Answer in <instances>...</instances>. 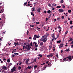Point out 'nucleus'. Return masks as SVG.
<instances>
[{
    "instance_id": "43",
    "label": "nucleus",
    "mask_w": 73,
    "mask_h": 73,
    "mask_svg": "<svg viewBox=\"0 0 73 73\" xmlns=\"http://www.w3.org/2000/svg\"><path fill=\"white\" fill-rule=\"evenodd\" d=\"M23 64V62H21L19 64V65H21V64Z\"/></svg>"
},
{
    "instance_id": "19",
    "label": "nucleus",
    "mask_w": 73,
    "mask_h": 73,
    "mask_svg": "<svg viewBox=\"0 0 73 73\" xmlns=\"http://www.w3.org/2000/svg\"><path fill=\"white\" fill-rule=\"evenodd\" d=\"M13 69L14 70L16 71V67L14 66L13 68Z\"/></svg>"
},
{
    "instance_id": "18",
    "label": "nucleus",
    "mask_w": 73,
    "mask_h": 73,
    "mask_svg": "<svg viewBox=\"0 0 73 73\" xmlns=\"http://www.w3.org/2000/svg\"><path fill=\"white\" fill-rule=\"evenodd\" d=\"M61 42V40H59V41H57L56 42L57 43V44H59V43H60Z\"/></svg>"
},
{
    "instance_id": "9",
    "label": "nucleus",
    "mask_w": 73,
    "mask_h": 73,
    "mask_svg": "<svg viewBox=\"0 0 73 73\" xmlns=\"http://www.w3.org/2000/svg\"><path fill=\"white\" fill-rule=\"evenodd\" d=\"M52 37L53 38H55V35H54V34H52Z\"/></svg>"
},
{
    "instance_id": "34",
    "label": "nucleus",
    "mask_w": 73,
    "mask_h": 73,
    "mask_svg": "<svg viewBox=\"0 0 73 73\" xmlns=\"http://www.w3.org/2000/svg\"><path fill=\"white\" fill-rule=\"evenodd\" d=\"M27 3L26 2V3H24V5L25 6L26 5H27Z\"/></svg>"
},
{
    "instance_id": "58",
    "label": "nucleus",
    "mask_w": 73,
    "mask_h": 73,
    "mask_svg": "<svg viewBox=\"0 0 73 73\" xmlns=\"http://www.w3.org/2000/svg\"><path fill=\"white\" fill-rule=\"evenodd\" d=\"M48 19L47 18H46V21H47V20H48Z\"/></svg>"
},
{
    "instance_id": "25",
    "label": "nucleus",
    "mask_w": 73,
    "mask_h": 73,
    "mask_svg": "<svg viewBox=\"0 0 73 73\" xmlns=\"http://www.w3.org/2000/svg\"><path fill=\"white\" fill-rule=\"evenodd\" d=\"M60 7H61V6H57V7H56V8H60Z\"/></svg>"
},
{
    "instance_id": "28",
    "label": "nucleus",
    "mask_w": 73,
    "mask_h": 73,
    "mask_svg": "<svg viewBox=\"0 0 73 73\" xmlns=\"http://www.w3.org/2000/svg\"><path fill=\"white\" fill-rule=\"evenodd\" d=\"M68 12L69 13H71L72 12V11L70 10H69L68 11Z\"/></svg>"
},
{
    "instance_id": "62",
    "label": "nucleus",
    "mask_w": 73,
    "mask_h": 73,
    "mask_svg": "<svg viewBox=\"0 0 73 73\" xmlns=\"http://www.w3.org/2000/svg\"><path fill=\"white\" fill-rule=\"evenodd\" d=\"M3 12H4V11H0V13H3Z\"/></svg>"
},
{
    "instance_id": "52",
    "label": "nucleus",
    "mask_w": 73,
    "mask_h": 73,
    "mask_svg": "<svg viewBox=\"0 0 73 73\" xmlns=\"http://www.w3.org/2000/svg\"><path fill=\"white\" fill-rule=\"evenodd\" d=\"M35 8H33V10H32V12H33V11H35Z\"/></svg>"
},
{
    "instance_id": "42",
    "label": "nucleus",
    "mask_w": 73,
    "mask_h": 73,
    "mask_svg": "<svg viewBox=\"0 0 73 73\" xmlns=\"http://www.w3.org/2000/svg\"><path fill=\"white\" fill-rule=\"evenodd\" d=\"M30 27H31L32 28H33V27H34V25H30Z\"/></svg>"
},
{
    "instance_id": "60",
    "label": "nucleus",
    "mask_w": 73,
    "mask_h": 73,
    "mask_svg": "<svg viewBox=\"0 0 73 73\" xmlns=\"http://www.w3.org/2000/svg\"><path fill=\"white\" fill-rule=\"evenodd\" d=\"M54 21H54V22L56 21V19H54Z\"/></svg>"
},
{
    "instance_id": "21",
    "label": "nucleus",
    "mask_w": 73,
    "mask_h": 73,
    "mask_svg": "<svg viewBox=\"0 0 73 73\" xmlns=\"http://www.w3.org/2000/svg\"><path fill=\"white\" fill-rule=\"evenodd\" d=\"M31 67H32V66H28L27 68L28 69H31Z\"/></svg>"
},
{
    "instance_id": "6",
    "label": "nucleus",
    "mask_w": 73,
    "mask_h": 73,
    "mask_svg": "<svg viewBox=\"0 0 73 73\" xmlns=\"http://www.w3.org/2000/svg\"><path fill=\"white\" fill-rule=\"evenodd\" d=\"M58 11L59 12H64V10L61 9H60L58 10Z\"/></svg>"
},
{
    "instance_id": "31",
    "label": "nucleus",
    "mask_w": 73,
    "mask_h": 73,
    "mask_svg": "<svg viewBox=\"0 0 73 73\" xmlns=\"http://www.w3.org/2000/svg\"><path fill=\"white\" fill-rule=\"evenodd\" d=\"M7 62H10V59H7Z\"/></svg>"
},
{
    "instance_id": "61",
    "label": "nucleus",
    "mask_w": 73,
    "mask_h": 73,
    "mask_svg": "<svg viewBox=\"0 0 73 73\" xmlns=\"http://www.w3.org/2000/svg\"><path fill=\"white\" fill-rule=\"evenodd\" d=\"M46 36H48V35H49V34L48 33L47 34H46Z\"/></svg>"
},
{
    "instance_id": "26",
    "label": "nucleus",
    "mask_w": 73,
    "mask_h": 73,
    "mask_svg": "<svg viewBox=\"0 0 73 73\" xmlns=\"http://www.w3.org/2000/svg\"><path fill=\"white\" fill-rule=\"evenodd\" d=\"M73 22V21H70V24H72L73 23H72V22Z\"/></svg>"
},
{
    "instance_id": "23",
    "label": "nucleus",
    "mask_w": 73,
    "mask_h": 73,
    "mask_svg": "<svg viewBox=\"0 0 73 73\" xmlns=\"http://www.w3.org/2000/svg\"><path fill=\"white\" fill-rule=\"evenodd\" d=\"M50 12H51V11L50 10H49L48 11H47V13L49 14L50 13Z\"/></svg>"
},
{
    "instance_id": "47",
    "label": "nucleus",
    "mask_w": 73,
    "mask_h": 73,
    "mask_svg": "<svg viewBox=\"0 0 73 73\" xmlns=\"http://www.w3.org/2000/svg\"><path fill=\"white\" fill-rule=\"evenodd\" d=\"M1 24H3V22L1 21L0 23V25H1Z\"/></svg>"
},
{
    "instance_id": "20",
    "label": "nucleus",
    "mask_w": 73,
    "mask_h": 73,
    "mask_svg": "<svg viewBox=\"0 0 73 73\" xmlns=\"http://www.w3.org/2000/svg\"><path fill=\"white\" fill-rule=\"evenodd\" d=\"M18 69L19 70H20V69H21V67H20V66H19L18 67Z\"/></svg>"
},
{
    "instance_id": "46",
    "label": "nucleus",
    "mask_w": 73,
    "mask_h": 73,
    "mask_svg": "<svg viewBox=\"0 0 73 73\" xmlns=\"http://www.w3.org/2000/svg\"><path fill=\"white\" fill-rule=\"evenodd\" d=\"M59 34H58L57 37H56L57 38H58L59 37Z\"/></svg>"
},
{
    "instance_id": "51",
    "label": "nucleus",
    "mask_w": 73,
    "mask_h": 73,
    "mask_svg": "<svg viewBox=\"0 0 73 73\" xmlns=\"http://www.w3.org/2000/svg\"><path fill=\"white\" fill-rule=\"evenodd\" d=\"M62 7H63V8H65V5H62Z\"/></svg>"
},
{
    "instance_id": "32",
    "label": "nucleus",
    "mask_w": 73,
    "mask_h": 73,
    "mask_svg": "<svg viewBox=\"0 0 73 73\" xmlns=\"http://www.w3.org/2000/svg\"><path fill=\"white\" fill-rule=\"evenodd\" d=\"M30 45L32 46H33V45L32 44V42H31V43L30 44Z\"/></svg>"
},
{
    "instance_id": "5",
    "label": "nucleus",
    "mask_w": 73,
    "mask_h": 73,
    "mask_svg": "<svg viewBox=\"0 0 73 73\" xmlns=\"http://www.w3.org/2000/svg\"><path fill=\"white\" fill-rule=\"evenodd\" d=\"M0 72H1V73H6L5 70L3 69H1V70H0Z\"/></svg>"
},
{
    "instance_id": "33",
    "label": "nucleus",
    "mask_w": 73,
    "mask_h": 73,
    "mask_svg": "<svg viewBox=\"0 0 73 73\" xmlns=\"http://www.w3.org/2000/svg\"><path fill=\"white\" fill-rule=\"evenodd\" d=\"M56 57H57V58H58V54H57L56 55Z\"/></svg>"
},
{
    "instance_id": "45",
    "label": "nucleus",
    "mask_w": 73,
    "mask_h": 73,
    "mask_svg": "<svg viewBox=\"0 0 73 73\" xmlns=\"http://www.w3.org/2000/svg\"><path fill=\"white\" fill-rule=\"evenodd\" d=\"M73 26H72L70 28V29H73Z\"/></svg>"
},
{
    "instance_id": "4",
    "label": "nucleus",
    "mask_w": 73,
    "mask_h": 73,
    "mask_svg": "<svg viewBox=\"0 0 73 73\" xmlns=\"http://www.w3.org/2000/svg\"><path fill=\"white\" fill-rule=\"evenodd\" d=\"M68 61H69V62L71 61L72 60V56H69L68 58Z\"/></svg>"
},
{
    "instance_id": "64",
    "label": "nucleus",
    "mask_w": 73,
    "mask_h": 73,
    "mask_svg": "<svg viewBox=\"0 0 73 73\" xmlns=\"http://www.w3.org/2000/svg\"><path fill=\"white\" fill-rule=\"evenodd\" d=\"M30 45H29H29H28V46H27V47H30Z\"/></svg>"
},
{
    "instance_id": "8",
    "label": "nucleus",
    "mask_w": 73,
    "mask_h": 73,
    "mask_svg": "<svg viewBox=\"0 0 73 73\" xmlns=\"http://www.w3.org/2000/svg\"><path fill=\"white\" fill-rule=\"evenodd\" d=\"M64 46V44H60V45L59 46V48H62Z\"/></svg>"
},
{
    "instance_id": "29",
    "label": "nucleus",
    "mask_w": 73,
    "mask_h": 73,
    "mask_svg": "<svg viewBox=\"0 0 73 73\" xmlns=\"http://www.w3.org/2000/svg\"><path fill=\"white\" fill-rule=\"evenodd\" d=\"M58 20V21H60V18H58L56 20V21Z\"/></svg>"
},
{
    "instance_id": "53",
    "label": "nucleus",
    "mask_w": 73,
    "mask_h": 73,
    "mask_svg": "<svg viewBox=\"0 0 73 73\" xmlns=\"http://www.w3.org/2000/svg\"><path fill=\"white\" fill-rule=\"evenodd\" d=\"M24 44H23V45L24 46H25V45H27V44H26V43H24Z\"/></svg>"
},
{
    "instance_id": "49",
    "label": "nucleus",
    "mask_w": 73,
    "mask_h": 73,
    "mask_svg": "<svg viewBox=\"0 0 73 73\" xmlns=\"http://www.w3.org/2000/svg\"><path fill=\"white\" fill-rule=\"evenodd\" d=\"M61 18L62 19H64V16H62Z\"/></svg>"
},
{
    "instance_id": "10",
    "label": "nucleus",
    "mask_w": 73,
    "mask_h": 73,
    "mask_svg": "<svg viewBox=\"0 0 73 73\" xmlns=\"http://www.w3.org/2000/svg\"><path fill=\"white\" fill-rule=\"evenodd\" d=\"M41 10V8H38L37 9V11H38V12H40Z\"/></svg>"
},
{
    "instance_id": "27",
    "label": "nucleus",
    "mask_w": 73,
    "mask_h": 73,
    "mask_svg": "<svg viewBox=\"0 0 73 73\" xmlns=\"http://www.w3.org/2000/svg\"><path fill=\"white\" fill-rule=\"evenodd\" d=\"M11 72H13L14 71H15V70H14V69H13V68L11 69Z\"/></svg>"
},
{
    "instance_id": "36",
    "label": "nucleus",
    "mask_w": 73,
    "mask_h": 73,
    "mask_svg": "<svg viewBox=\"0 0 73 73\" xmlns=\"http://www.w3.org/2000/svg\"><path fill=\"white\" fill-rule=\"evenodd\" d=\"M27 48L26 49H27V50H30V47L27 46Z\"/></svg>"
},
{
    "instance_id": "15",
    "label": "nucleus",
    "mask_w": 73,
    "mask_h": 73,
    "mask_svg": "<svg viewBox=\"0 0 73 73\" xmlns=\"http://www.w3.org/2000/svg\"><path fill=\"white\" fill-rule=\"evenodd\" d=\"M28 61H29V60H26V63L27 64H28Z\"/></svg>"
},
{
    "instance_id": "2",
    "label": "nucleus",
    "mask_w": 73,
    "mask_h": 73,
    "mask_svg": "<svg viewBox=\"0 0 73 73\" xmlns=\"http://www.w3.org/2000/svg\"><path fill=\"white\" fill-rule=\"evenodd\" d=\"M45 36H42V38H43V39L42 40V41H43V42H45L46 41V38H45L44 37Z\"/></svg>"
},
{
    "instance_id": "30",
    "label": "nucleus",
    "mask_w": 73,
    "mask_h": 73,
    "mask_svg": "<svg viewBox=\"0 0 73 73\" xmlns=\"http://www.w3.org/2000/svg\"><path fill=\"white\" fill-rule=\"evenodd\" d=\"M37 67V65H35L34 66V69H36Z\"/></svg>"
},
{
    "instance_id": "37",
    "label": "nucleus",
    "mask_w": 73,
    "mask_h": 73,
    "mask_svg": "<svg viewBox=\"0 0 73 73\" xmlns=\"http://www.w3.org/2000/svg\"><path fill=\"white\" fill-rule=\"evenodd\" d=\"M60 61L61 62H64V61H62V59H60Z\"/></svg>"
},
{
    "instance_id": "24",
    "label": "nucleus",
    "mask_w": 73,
    "mask_h": 73,
    "mask_svg": "<svg viewBox=\"0 0 73 73\" xmlns=\"http://www.w3.org/2000/svg\"><path fill=\"white\" fill-rule=\"evenodd\" d=\"M64 60H65V61H68V59H67L66 58H64Z\"/></svg>"
},
{
    "instance_id": "41",
    "label": "nucleus",
    "mask_w": 73,
    "mask_h": 73,
    "mask_svg": "<svg viewBox=\"0 0 73 73\" xmlns=\"http://www.w3.org/2000/svg\"><path fill=\"white\" fill-rule=\"evenodd\" d=\"M29 33V31L27 30V35H29V34H28Z\"/></svg>"
},
{
    "instance_id": "44",
    "label": "nucleus",
    "mask_w": 73,
    "mask_h": 73,
    "mask_svg": "<svg viewBox=\"0 0 73 73\" xmlns=\"http://www.w3.org/2000/svg\"><path fill=\"white\" fill-rule=\"evenodd\" d=\"M44 13H46V11H44L43 12Z\"/></svg>"
},
{
    "instance_id": "56",
    "label": "nucleus",
    "mask_w": 73,
    "mask_h": 73,
    "mask_svg": "<svg viewBox=\"0 0 73 73\" xmlns=\"http://www.w3.org/2000/svg\"><path fill=\"white\" fill-rule=\"evenodd\" d=\"M48 62H49V61H46V64H49V63Z\"/></svg>"
},
{
    "instance_id": "14",
    "label": "nucleus",
    "mask_w": 73,
    "mask_h": 73,
    "mask_svg": "<svg viewBox=\"0 0 73 73\" xmlns=\"http://www.w3.org/2000/svg\"><path fill=\"white\" fill-rule=\"evenodd\" d=\"M23 50H24V49H27V46L25 47V46H23Z\"/></svg>"
},
{
    "instance_id": "50",
    "label": "nucleus",
    "mask_w": 73,
    "mask_h": 73,
    "mask_svg": "<svg viewBox=\"0 0 73 73\" xmlns=\"http://www.w3.org/2000/svg\"><path fill=\"white\" fill-rule=\"evenodd\" d=\"M60 3H64V1H63V0H61L60 2Z\"/></svg>"
},
{
    "instance_id": "7",
    "label": "nucleus",
    "mask_w": 73,
    "mask_h": 73,
    "mask_svg": "<svg viewBox=\"0 0 73 73\" xmlns=\"http://www.w3.org/2000/svg\"><path fill=\"white\" fill-rule=\"evenodd\" d=\"M7 67L6 66H3L2 67L3 69H4V70H7Z\"/></svg>"
},
{
    "instance_id": "12",
    "label": "nucleus",
    "mask_w": 73,
    "mask_h": 73,
    "mask_svg": "<svg viewBox=\"0 0 73 73\" xmlns=\"http://www.w3.org/2000/svg\"><path fill=\"white\" fill-rule=\"evenodd\" d=\"M44 45V43H43V42H41L40 43V46H42Z\"/></svg>"
},
{
    "instance_id": "59",
    "label": "nucleus",
    "mask_w": 73,
    "mask_h": 73,
    "mask_svg": "<svg viewBox=\"0 0 73 73\" xmlns=\"http://www.w3.org/2000/svg\"><path fill=\"white\" fill-rule=\"evenodd\" d=\"M11 65H12V63H10V64H9V66H11Z\"/></svg>"
},
{
    "instance_id": "48",
    "label": "nucleus",
    "mask_w": 73,
    "mask_h": 73,
    "mask_svg": "<svg viewBox=\"0 0 73 73\" xmlns=\"http://www.w3.org/2000/svg\"><path fill=\"white\" fill-rule=\"evenodd\" d=\"M59 33H61V29H60L59 30Z\"/></svg>"
},
{
    "instance_id": "40",
    "label": "nucleus",
    "mask_w": 73,
    "mask_h": 73,
    "mask_svg": "<svg viewBox=\"0 0 73 73\" xmlns=\"http://www.w3.org/2000/svg\"><path fill=\"white\" fill-rule=\"evenodd\" d=\"M58 29H62V28H61L60 26H58Z\"/></svg>"
},
{
    "instance_id": "13",
    "label": "nucleus",
    "mask_w": 73,
    "mask_h": 73,
    "mask_svg": "<svg viewBox=\"0 0 73 73\" xmlns=\"http://www.w3.org/2000/svg\"><path fill=\"white\" fill-rule=\"evenodd\" d=\"M1 8L2 9H0L1 10V11H4V9H3L4 8V7H1Z\"/></svg>"
},
{
    "instance_id": "39",
    "label": "nucleus",
    "mask_w": 73,
    "mask_h": 73,
    "mask_svg": "<svg viewBox=\"0 0 73 73\" xmlns=\"http://www.w3.org/2000/svg\"><path fill=\"white\" fill-rule=\"evenodd\" d=\"M36 25H37V24H40V22H38L37 23L36 22Z\"/></svg>"
},
{
    "instance_id": "55",
    "label": "nucleus",
    "mask_w": 73,
    "mask_h": 73,
    "mask_svg": "<svg viewBox=\"0 0 73 73\" xmlns=\"http://www.w3.org/2000/svg\"><path fill=\"white\" fill-rule=\"evenodd\" d=\"M40 41L39 40H38V44H40Z\"/></svg>"
},
{
    "instance_id": "16",
    "label": "nucleus",
    "mask_w": 73,
    "mask_h": 73,
    "mask_svg": "<svg viewBox=\"0 0 73 73\" xmlns=\"http://www.w3.org/2000/svg\"><path fill=\"white\" fill-rule=\"evenodd\" d=\"M48 6H49V7H51V8H52V5H51V4H50L48 3Z\"/></svg>"
},
{
    "instance_id": "38",
    "label": "nucleus",
    "mask_w": 73,
    "mask_h": 73,
    "mask_svg": "<svg viewBox=\"0 0 73 73\" xmlns=\"http://www.w3.org/2000/svg\"><path fill=\"white\" fill-rule=\"evenodd\" d=\"M33 12H32L31 15H33V16H35V15L33 14Z\"/></svg>"
},
{
    "instance_id": "3",
    "label": "nucleus",
    "mask_w": 73,
    "mask_h": 73,
    "mask_svg": "<svg viewBox=\"0 0 73 73\" xmlns=\"http://www.w3.org/2000/svg\"><path fill=\"white\" fill-rule=\"evenodd\" d=\"M54 54H53V53H51L50 55H46V57H48V58H50V57H52V56H53Z\"/></svg>"
},
{
    "instance_id": "57",
    "label": "nucleus",
    "mask_w": 73,
    "mask_h": 73,
    "mask_svg": "<svg viewBox=\"0 0 73 73\" xmlns=\"http://www.w3.org/2000/svg\"><path fill=\"white\" fill-rule=\"evenodd\" d=\"M38 56H40V58L42 57V55H39Z\"/></svg>"
},
{
    "instance_id": "11",
    "label": "nucleus",
    "mask_w": 73,
    "mask_h": 73,
    "mask_svg": "<svg viewBox=\"0 0 73 73\" xmlns=\"http://www.w3.org/2000/svg\"><path fill=\"white\" fill-rule=\"evenodd\" d=\"M14 44L15 46H16L17 45H19V43H18V42H17V43H16L15 42H14Z\"/></svg>"
},
{
    "instance_id": "22",
    "label": "nucleus",
    "mask_w": 73,
    "mask_h": 73,
    "mask_svg": "<svg viewBox=\"0 0 73 73\" xmlns=\"http://www.w3.org/2000/svg\"><path fill=\"white\" fill-rule=\"evenodd\" d=\"M73 41V39L72 38H71L70 40H68V41Z\"/></svg>"
},
{
    "instance_id": "63",
    "label": "nucleus",
    "mask_w": 73,
    "mask_h": 73,
    "mask_svg": "<svg viewBox=\"0 0 73 73\" xmlns=\"http://www.w3.org/2000/svg\"><path fill=\"white\" fill-rule=\"evenodd\" d=\"M15 55H12V57H15Z\"/></svg>"
},
{
    "instance_id": "1",
    "label": "nucleus",
    "mask_w": 73,
    "mask_h": 73,
    "mask_svg": "<svg viewBox=\"0 0 73 73\" xmlns=\"http://www.w3.org/2000/svg\"><path fill=\"white\" fill-rule=\"evenodd\" d=\"M39 37H40V36H39L38 35H34V37L33 38V39L34 40H36V38H39Z\"/></svg>"
},
{
    "instance_id": "17",
    "label": "nucleus",
    "mask_w": 73,
    "mask_h": 73,
    "mask_svg": "<svg viewBox=\"0 0 73 73\" xmlns=\"http://www.w3.org/2000/svg\"><path fill=\"white\" fill-rule=\"evenodd\" d=\"M68 51H69V48H68V49H66L65 50V52H68Z\"/></svg>"
},
{
    "instance_id": "54",
    "label": "nucleus",
    "mask_w": 73,
    "mask_h": 73,
    "mask_svg": "<svg viewBox=\"0 0 73 73\" xmlns=\"http://www.w3.org/2000/svg\"><path fill=\"white\" fill-rule=\"evenodd\" d=\"M67 33H68V32H66L65 34V35H66V34H67Z\"/></svg>"
},
{
    "instance_id": "35",
    "label": "nucleus",
    "mask_w": 73,
    "mask_h": 73,
    "mask_svg": "<svg viewBox=\"0 0 73 73\" xmlns=\"http://www.w3.org/2000/svg\"><path fill=\"white\" fill-rule=\"evenodd\" d=\"M14 54H15V55H19V53H14Z\"/></svg>"
}]
</instances>
